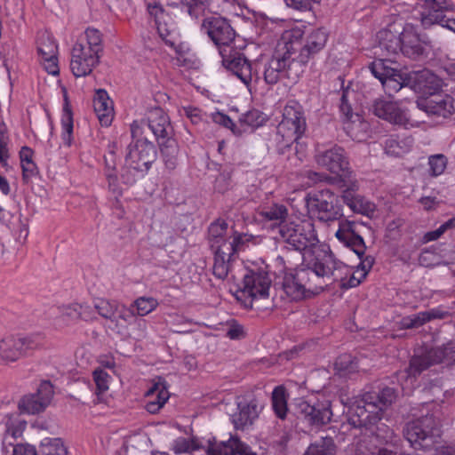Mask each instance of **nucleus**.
<instances>
[{"mask_svg": "<svg viewBox=\"0 0 455 455\" xmlns=\"http://www.w3.org/2000/svg\"><path fill=\"white\" fill-rule=\"evenodd\" d=\"M315 159L319 166L336 174V177L322 172H308L307 176L313 182L324 181L331 184L340 182L342 183L341 187H355V174L349 167L348 158L343 148L335 145L329 149L318 151Z\"/></svg>", "mask_w": 455, "mask_h": 455, "instance_id": "8", "label": "nucleus"}, {"mask_svg": "<svg viewBox=\"0 0 455 455\" xmlns=\"http://www.w3.org/2000/svg\"><path fill=\"white\" fill-rule=\"evenodd\" d=\"M61 140L64 146L70 148L73 144L74 120L73 112L68 96H64V103L60 117Z\"/></svg>", "mask_w": 455, "mask_h": 455, "instance_id": "38", "label": "nucleus"}, {"mask_svg": "<svg viewBox=\"0 0 455 455\" xmlns=\"http://www.w3.org/2000/svg\"><path fill=\"white\" fill-rule=\"evenodd\" d=\"M53 386L48 380L40 383L36 394L25 395L19 403L20 411L37 414L44 411L53 397Z\"/></svg>", "mask_w": 455, "mask_h": 455, "instance_id": "18", "label": "nucleus"}, {"mask_svg": "<svg viewBox=\"0 0 455 455\" xmlns=\"http://www.w3.org/2000/svg\"><path fill=\"white\" fill-rule=\"evenodd\" d=\"M261 215L266 220V228L269 238L274 241L275 248L277 243H282L284 238V206L274 204L264 210Z\"/></svg>", "mask_w": 455, "mask_h": 455, "instance_id": "21", "label": "nucleus"}, {"mask_svg": "<svg viewBox=\"0 0 455 455\" xmlns=\"http://www.w3.org/2000/svg\"><path fill=\"white\" fill-rule=\"evenodd\" d=\"M451 362H455V345L453 344L420 348L411 358L407 372L410 376L416 377L433 365Z\"/></svg>", "mask_w": 455, "mask_h": 455, "instance_id": "11", "label": "nucleus"}, {"mask_svg": "<svg viewBox=\"0 0 455 455\" xmlns=\"http://www.w3.org/2000/svg\"><path fill=\"white\" fill-rule=\"evenodd\" d=\"M364 253L362 255V257H359L361 259V262L358 266L357 272H361V278H365L367 273L369 270L372 267L374 264V259L371 256H366L363 258Z\"/></svg>", "mask_w": 455, "mask_h": 455, "instance_id": "62", "label": "nucleus"}, {"mask_svg": "<svg viewBox=\"0 0 455 455\" xmlns=\"http://www.w3.org/2000/svg\"><path fill=\"white\" fill-rule=\"evenodd\" d=\"M284 76V53L275 52L267 63L264 79L267 84H275Z\"/></svg>", "mask_w": 455, "mask_h": 455, "instance_id": "37", "label": "nucleus"}, {"mask_svg": "<svg viewBox=\"0 0 455 455\" xmlns=\"http://www.w3.org/2000/svg\"><path fill=\"white\" fill-rule=\"evenodd\" d=\"M22 181L28 184L32 180L39 175V168L35 161L21 164Z\"/></svg>", "mask_w": 455, "mask_h": 455, "instance_id": "58", "label": "nucleus"}, {"mask_svg": "<svg viewBox=\"0 0 455 455\" xmlns=\"http://www.w3.org/2000/svg\"><path fill=\"white\" fill-rule=\"evenodd\" d=\"M406 86L416 92L432 94L439 87V80L428 69L407 73Z\"/></svg>", "mask_w": 455, "mask_h": 455, "instance_id": "22", "label": "nucleus"}, {"mask_svg": "<svg viewBox=\"0 0 455 455\" xmlns=\"http://www.w3.org/2000/svg\"><path fill=\"white\" fill-rule=\"evenodd\" d=\"M306 128L302 107L297 102L286 105V130L292 132L293 141H297L304 134Z\"/></svg>", "mask_w": 455, "mask_h": 455, "instance_id": "30", "label": "nucleus"}, {"mask_svg": "<svg viewBox=\"0 0 455 455\" xmlns=\"http://www.w3.org/2000/svg\"><path fill=\"white\" fill-rule=\"evenodd\" d=\"M159 306V302L156 298L141 296L137 298L132 304V311L129 313L130 315L145 316L155 311Z\"/></svg>", "mask_w": 455, "mask_h": 455, "instance_id": "41", "label": "nucleus"}, {"mask_svg": "<svg viewBox=\"0 0 455 455\" xmlns=\"http://www.w3.org/2000/svg\"><path fill=\"white\" fill-rule=\"evenodd\" d=\"M356 224L353 221L342 220L339 222L336 237L346 246L351 248L358 257L365 252V244L363 237L356 233Z\"/></svg>", "mask_w": 455, "mask_h": 455, "instance_id": "24", "label": "nucleus"}, {"mask_svg": "<svg viewBox=\"0 0 455 455\" xmlns=\"http://www.w3.org/2000/svg\"><path fill=\"white\" fill-rule=\"evenodd\" d=\"M418 107L429 115L448 117L453 112L452 99L448 95L430 94V97L417 101Z\"/></svg>", "mask_w": 455, "mask_h": 455, "instance_id": "23", "label": "nucleus"}, {"mask_svg": "<svg viewBox=\"0 0 455 455\" xmlns=\"http://www.w3.org/2000/svg\"><path fill=\"white\" fill-rule=\"evenodd\" d=\"M58 310L61 320L68 323L79 319L91 321L94 318V309L87 304L70 303L59 307Z\"/></svg>", "mask_w": 455, "mask_h": 455, "instance_id": "33", "label": "nucleus"}, {"mask_svg": "<svg viewBox=\"0 0 455 455\" xmlns=\"http://www.w3.org/2000/svg\"><path fill=\"white\" fill-rule=\"evenodd\" d=\"M310 250L297 249L286 245V297L299 301L320 293L326 282H321L320 276L311 264Z\"/></svg>", "mask_w": 455, "mask_h": 455, "instance_id": "2", "label": "nucleus"}, {"mask_svg": "<svg viewBox=\"0 0 455 455\" xmlns=\"http://www.w3.org/2000/svg\"><path fill=\"white\" fill-rule=\"evenodd\" d=\"M183 115L186 116L195 125L209 123V114L196 107H184Z\"/></svg>", "mask_w": 455, "mask_h": 455, "instance_id": "53", "label": "nucleus"}, {"mask_svg": "<svg viewBox=\"0 0 455 455\" xmlns=\"http://www.w3.org/2000/svg\"><path fill=\"white\" fill-rule=\"evenodd\" d=\"M40 346L38 335L7 336L0 341V358L5 362H16Z\"/></svg>", "mask_w": 455, "mask_h": 455, "instance_id": "12", "label": "nucleus"}, {"mask_svg": "<svg viewBox=\"0 0 455 455\" xmlns=\"http://www.w3.org/2000/svg\"><path fill=\"white\" fill-rule=\"evenodd\" d=\"M209 243L214 255L212 274L224 280L229 275L235 279L234 273L237 253L243 250L245 235L237 233L225 220H218L209 227Z\"/></svg>", "mask_w": 455, "mask_h": 455, "instance_id": "3", "label": "nucleus"}, {"mask_svg": "<svg viewBox=\"0 0 455 455\" xmlns=\"http://www.w3.org/2000/svg\"><path fill=\"white\" fill-rule=\"evenodd\" d=\"M210 121H212L213 123L220 124L226 128H230L233 125L232 119L228 115L220 112H213L209 114V122Z\"/></svg>", "mask_w": 455, "mask_h": 455, "instance_id": "60", "label": "nucleus"}, {"mask_svg": "<svg viewBox=\"0 0 455 455\" xmlns=\"http://www.w3.org/2000/svg\"><path fill=\"white\" fill-rule=\"evenodd\" d=\"M132 140L127 148L126 165L144 176L156 159L155 145L147 138H143L144 121H133L131 124Z\"/></svg>", "mask_w": 455, "mask_h": 455, "instance_id": "9", "label": "nucleus"}, {"mask_svg": "<svg viewBox=\"0 0 455 455\" xmlns=\"http://www.w3.org/2000/svg\"><path fill=\"white\" fill-rule=\"evenodd\" d=\"M42 455H68L67 449L60 438H44L41 443Z\"/></svg>", "mask_w": 455, "mask_h": 455, "instance_id": "48", "label": "nucleus"}, {"mask_svg": "<svg viewBox=\"0 0 455 455\" xmlns=\"http://www.w3.org/2000/svg\"><path fill=\"white\" fill-rule=\"evenodd\" d=\"M286 56L294 53L302 48L299 40L304 35L303 25L291 26L286 24Z\"/></svg>", "mask_w": 455, "mask_h": 455, "instance_id": "42", "label": "nucleus"}, {"mask_svg": "<svg viewBox=\"0 0 455 455\" xmlns=\"http://www.w3.org/2000/svg\"><path fill=\"white\" fill-rule=\"evenodd\" d=\"M412 140H399L389 138L385 142V151L392 156H402L411 150Z\"/></svg>", "mask_w": 455, "mask_h": 455, "instance_id": "45", "label": "nucleus"}, {"mask_svg": "<svg viewBox=\"0 0 455 455\" xmlns=\"http://www.w3.org/2000/svg\"><path fill=\"white\" fill-rule=\"evenodd\" d=\"M450 315L448 311L441 308H432L418 314L403 317L398 323L400 329H416L435 319H445Z\"/></svg>", "mask_w": 455, "mask_h": 455, "instance_id": "29", "label": "nucleus"}, {"mask_svg": "<svg viewBox=\"0 0 455 455\" xmlns=\"http://www.w3.org/2000/svg\"><path fill=\"white\" fill-rule=\"evenodd\" d=\"M286 245L310 250L311 264L319 275H333L335 280L344 277L347 267L334 257L327 245L318 243L314 225L305 214L286 212Z\"/></svg>", "mask_w": 455, "mask_h": 455, "instance_id": "1", "label": "nucleus"}, {"mask_svg": "<svg viewBox=\"0 0 455 455\" xmlns=\"http://www.w3.org/2000/svg\"><path fill=\"white\" fill-rule=\"evenodd\" d=\"M202 29L208 35L210 39L220 49H229L235 39V32L229 21L220 16L212 15L203 19Z\"/></svg>", "mask_w": 455, "mask_h": 455, "instance_id": "13", "label": "nucleus"}, {"mask_svg": "<svg viewBox=\"0 0 455 455\" xmlns=\"http://www.w3.org/2000/svg\"><path fill=\"white\" fill-rule=\"evenodd\" d=\"M372 111L378 117L395 124L404 125L408 122L405 111L393 101L377 100L372 106Z\"/></svg>", "mask_w": 455, "mask_h": 455, "instance_id": "27", "label": "nucleus"}, {"mask_svg": "<svg viewBox=\"0 0 455 455\" xmlns=\"http://www.w3.org/2000/svg\"><path fill=\"white\" fill-rule=\"evenodd\" d=\"M208 455H256L251 447L237 436L231 435L227 442L210 443Z\"/></svg>", "mask_w": 455, "mask_h": 455, "instance_id": "26", "label": "nucleus"}, {"mask_svg": "<svg viewBox=\"0 0 455 455\" xmlns=\"http://www.w3.org/2000/svg\"><path fill=\"white\" fill-rule=\"evenodd\" d=\"M92 379L96 386V394H104L109 388L111 376L103 369L96 368L92 371Z\"/></svg>", "mask_w": 455, "mask_h": 455, "instance_id": "51", "label": "nucleus"}, {"mask_svg": "<svg viewBox=\"0 0 455 455\" xmlns=\"http://www.w3.org/2000/svg\"><path fill=\"white\" fill-rule=\"evenodd\" d=\"M94 111L102 126H109L114 118L113 101L106 90L99 89L93 99Z\"/></svg>", "mask_w": 455, "mask_h": 455, "instance_id": "32", "label": "nucleus"}, {"mask_svg": "<svg viewBox=\"0 0 455 455\" xmlns=\"http://www.w3.org/2000/svg\"><path fill=\"white\" fill-rule=\"evenodd\" d=\"M227 336L231 339H239L244 337L243 327L236 323L231 324L228 330Z\"/></svg>", "mask_w": 455, "mask_h": 455, "instance_id": "64", "label": "nucleus"}, {"mask_svg": "<svg viewBox=\"0 0 455 455\" xmlns=\"http://www.w3.org/2000/svg\"><path fill=\"white\" fill-rule=\"evenodd\" d=\"M447 157L443 154L430 156L428 164L431 175L435 177L443 173L447 166Z\"/></svg>", "mask_w": 455, "mask_h": 455, "instance_id": "55", "label": "nucleus"}, {"mask_svg": "<svg viewBox=\"0 0 455 455\" xmlns=\"http://www.w3.org/2000/svg\"><path fill=\"white\" fill-rule=\"evenodd\" d=\"M267 120V116L258 109L249 110L239 118L242 125L248 126L251 129H257L262 126Z\"/></svg>", "mask_w": 455, "mask_h": 455, "instance_id": "46", "label": "nucleus"}, {"mask_svg": "<svg viewBox=\"0 0 455 455\" xmlns=\"http://www.w3.org/2000/svg\"><path fill=\"white\" fill-rule=\"evenodd\" d=\"M336 446L331 436H322L319 440L311 443L305 455H334Z\"/></svg>", "mask_w": 455, "mask_h": 455, "instance_id": "43", "label": "nucleus"}, {"mask_svg": "<svg viewBox=\"0 0 455 455\" xmlns=\"http://www.w3.org/2000/svg\"><path fill=\"white\" fill-rule=\"evenodd\" d=\"M103 52L102 34L94 28H88L80 35L71 49L70 70L76 77L92 74L99 65Z\"/></svg>", "mask_w": 455, "mask_h": 455, "instance_id": "5", "label": "nucleus"}, {"mask_svg": "<svg viewBox=\"0 0 455 455\" xmlns=\"http://www.w3.org/2000/svg\"><path fill=\"white\" fill-rule=\"evenodd\" d=\"M223 66L231 71L247 87L252 79V68L251 61L241 52L233 47L220 49Z\"/></svg>", "mask_w": 455, "mask_h": 455, "instance_id": "16", "label": "nucleus"}, {"mask_svg": "<svg viewBox=\"0 0 455 455\" xmlns=\"http://www.w3.org/2000/svg\"><path fill=\"white\" fill-rule=\"evenodd\" d=\"M115 145L108 150V155L104 156L105 168L104 173L108 180L109 189L117 195H121V188L118 183V178L116 171V154L114 151Z\"/></svg>", "mask_w": 455, "mask_h": 455, "instance_id": "40", "label": "nucleus"}, {"mask_svg": "<svg viewBox=\"0 0 455 455\" xmlns=\"http://www.w3.org/2000/svg\"><path fill=\"white\" fill-rule=\"evenodd\" d=\"M346 189L343 191V202L354 212L363 215H369L375 210L372 203L366 200L364 197L355 195V191L358 188L357 180H355V187L343 186Z\"/></svg>", "mask_w": 455, "mask_h": 455, "instance_id": "34", "label": "nucleus"}, {"mask_svg": "<svg viewBox=\"0 0 455 455\" xmlns=\"http://www.w3.org/2000/svg\"><path fill=\"white\" fill-rule=\"evenodd\" d=\"M430 44L427 36H421L411 25H406L402 31V53L411 59L424 55L426 46Z\"/></svg>", "mask_w": 455, "mask_h": 455, "instance_id": "20", "label": "nucleus"}, {"mask_svg": "<svg viewBox=\"0 0 455 455\" xmlns=\"http://www.w3.org/2000/svg\"><path fill=\"white\" fill-rule=\"evenodd\" d=\"M327 41V35L322 29L314 31L307 38V44L300 49L298 56L301 63L307 62L311 55L323 48Z\"/></svg>", "mask_w": 455, "mask_h": 455, "instance_id": "36", "label": "nucleus"}, {"mask_svg": "<svg viewBox=\"0 0 455 455\" xmlns=\"http://www.w3.org/2000/svg\"><path fill=\"white\" fill-rule=\"evenodd\" d=\"M370 68L372 75L380 82H382L388 76H392V74H395V69L391 67H388L384 60H379L372 62Z\"/></svg>", "mask_w": 455, "mask_h": 455, "instance_id": "56", "label": "nucleus"}, {"mask_svg": "<svg viewBox=\"0 0 455 455\" xmlns=\"http://www.w3.org/2000/svg\"><path fill=\"white\" fill-rule=\"evenodd\" d=\"M140 121H144V128L147 126L152 132L156 141L173 135L170 117L161 108H151Z\"/></svg>", "mask_w": 455, "mask_h": 455, "instance_id": "19", "label": "nucleus"}, {"mask_svg": "<svg viewBox=\"0 0 455 455\" xmlns=\"http://www.w3.org/2000/svg\"><path fill=\"white\" fill-rule=\"evenodd\" d=\"M118 307L116 300H108L105 299H97L94 301V308L100 315L106 319H111Z\"/></svg>", "mask_w": 455, "mask_h": 455, "instance_id": "50", "label": "nucleus"}, {"mask_svg": "<svg viewBox=\"0 0 455 455\" xmlns=\"http://www.w3.org/2000/svg\"><path fill=\"white\" fill-rule=\"evenodd\" d=\"M12 455H37L34 446L29 444H16Z\"/></svg>", "mask_w": 455, "mask_h": 455, "instance_id": "63", "label": "nucleus"}, {"mask_svg": "<svg viewBox=\"0 0 455 455\" xmlns=\"http://www.w3.org/2000/svg\"><path fill=\"white\" fill-rule=\"evenodd\" d=\"M406 83L407 73H402L397 69H395V74L388 76L381 82L386 93L389 96L399 92L403 87H407Z\"/></svg>", "mask_w": 455, "mask_h": 455, "instance_id": "44", "label": "nucleus"}, {"mask_svg": "<svg viewBox=\"0 0 455 455\" xmlns=\"http://www.w3.org/2000/svg\"><path fill=\"white\" fill-rule=\"evenodd\" d=\"M157 143L165 167L171 171L174 170L178 164L179 147L173 135L164 140H157Z\"/></svg>", "mask_w": 455, "mask_h": 455, "instance_id": "39", "label": "nucleus"}, {"mask_svg": "<svg viewBox=\"0 0 455 455\" xmlns=\"http://www.w3.org/2000/svg\"><path fill=\"white\" fill-rule=\"evenodd\" d=\"M36 44L40 63L44 70L50 75H59V48L53 36L47 31L41 33Z\"/></svg>", "mask_w": 455, "mask_h": 455, "instance_id": "17", "label": "nucleus"}, {"mask_svg": "<svg viewBox=\"0 0 455 455\" xmlns=\"http://www.w3.org/2000/svg\"><path fill=\"white\" fill-rule=\"evenodd\" d=\"M347 90H344L340 98L339 110L341 113V118L345 124L355 123L356 120L359 121L360 117L358 115L353 113L350 104L347 102Z\"/></svg>", "mask_w": 455, "mask_h": 455, "instance_id": "54", "label": "nucleus"}, {"mask_svg": "<svg viewBox=\"0 0 455 455\" xmlns=\"http://www.w3.org/2000/svg\"><path fill=\"white\" fill-rule=\"evenodd\" d=\"M149 15L154 19L157 33L164 44L174 51L172 56L173 66L192 68L194 55L189 48L180 42V36L176 22L169 12L157 2L147 4Z\"/></svg>", "mask_w": 455, "mask_h": 455, "instance_id": "4", "label": "nucleus"}, {"mask_svg": "<svg viewBox=\"0 0 455 455\" xmlns=\"http://www.w3.org/2000/svg\"><path fill=\"white\" fill-rule=\"evenodd\" d=\"M241 0H180L191 19L200 20L207 13L221 14L230 12Z\"/></svg>", "mask_w": 455, "mask_h": 455, "instance_id": "14", "label": "nucleus"}, {"mask_svg": "<svg viewBox=\"0 0 455 455\" xmlns=\"http://www.w3.org/2000/svg\"><path fill=\"white\" fill-rule=\"evenodd\" d=\"M344 265L347 267V271H346V274H344V277L342 279L335 280L333 275L320 276V278H322L323 280L326 278L328 280H331V282H340L341 288H345V289L352 288V287H355V286L359 285L360 283L362 282V280L363 279V278H361V275L359 277H357L353 274V275H351V276L349 277L347 282H345L349 275L350 270H349V267L346 264H344Z\"/></svg>", "mask_w": 455, "mask_h": 455, "instance_id": "57", "label": "nucleus"}, {"mask_svg": "<svg viewBox=\"0 0 455 455\" xmlns=\"http://www.w3.org/2000/svg\"><path fill=\"white\" fill-rule=\"evenodd\" d=\"M289 200L291 211L297 212L301 216L310 213L323 222L333 221L342 216L339 198L329 189L308 195L303 191H298L296 196Z\"/></svg>", "mask_w": 455, "mask_h": 455, "instance_id": "6", "label": "nucleus"}, {"mask_svg": "<svg viewBox=\"0 0 455 455\" xmlns=\"http://www.w3.org/2000/svg\"><path fill=\"white\" fill-rule=\"evenodd\" d=\"M425 11L421 13L420 21L424 28L435 22H443V12L454 11L455 5L451 0H425Z\"/></svg>", "mask_w": 455, "mask_h": 455, "instance_id": "25", "label": "nucleus"}, {"mask_svg": "<svg viewBox=\"0 0 455 455\" xmlns=\"http://www.w3.org/2000/svg\"><path fill=\"white\" fill-rule=\"evenodd\" d=\"M300 412L305 419L312 425L323 426L330 422L332 412L328 403L310 405L305 401L299 403Z\"/></svg>", "mask_w": 455, "mask_h": 455, "instance_id": "31", "label": "nucleus"}, {"mask_svg": "<svg viewBox=\"0 0 455 455\" xmlns=\"http://www.w3.org/2000/svg\"><path fill=\"white\" fill-rule=\"evenodd\" d=\"M270 283L271 281L266 271L259 268L256 270L245 268L241 292L252 299H266L268 297Z\"/></svg>", "mask_w": 455, "mask_h": 455, "instance_id": "15", "label": "nucleus"}, {"mask_svg": "<svg viewBox=\"0 0 455 455\" xmlns=\"http://www.w3.org/2000/svg\"><path fill=\"white\" fill-rule=\"evenodd\" d=\"M145 409L150 414H156L164 406L170 397L169 391L163 381L151 385L145 394Z\"/></svg>", "mask_w": 455, "mask_h": 455, "instance_id": "28", "label": "nucleus"}, {"mask_svg": "<svg viewBox=\"0 0 455 455\" xmlns=\"http://www.w3.org/2000/svg\"><path fill=\"white\" fill-rule=\"evenodd\" d=\"M27 426L26 421L20 419H15L12 421L9 419L6 423V433L14 439L21 435Z\"/></svg>", "mask_w": 455, "mask_h": 455, "instance_id": "59", "label": "nucleus"}, {"mask_svg": "<svg viewBox=\"0 0 455 455\" xmlns=\"http://www.w3.org/2000/svg\"><path fill=\"white\" fill-rule=\"evenodd\" d=\"M200 448L201 445L196 438L178 437L172 445V450L176 454L192 453Z\"/></svg>", "mask_w": 455, "mask_h": 455, "instance_id": "47", "label": "nucleus"}, {"mask_svg": "<svg viewBox=\"0 0 455 455\" xmlns=\"http://www.w3.org/2000/svg\"><path fill=\"white\" fill-rule=\"evenodd\" d=\"M439 420L433 415H426L408 422L403 435L416 450H431L441 436Z\"/></svg>", "mask_w": 455, "mask_h": 455, "instance_id": "10", "label": "nucleus"}, {"mask_svg": "<svg viewBox=\"0 0 455 455\" xmlns=\"http://www.w3.org/2000/svg\"><path fill=\"white\" fill-rule=\"evenodd\" d=\"M272 406L275 415L284 419V385H279L273 390Z\"/></svg>", "mask_w": 455, "mask_h": 455, "instance_id": "52", "label": "nucleus"}, {"mask_svg": "<svg viewBox=\"0 0 455 455\" xmlns=\"http://www.w3.org/2000/svg\"><path fill=\"white\" fill-rule=\"evenodd\" d=\"M396 399L395 390L384 387L379 392H367L351 409L348 423L354 427H367L376 424Z\"/></svg>", "mask_w": 455, "mask_h": 455, "instance_id": "7", "label": "nucleus"}, {"mask_svg": "<svg viewBox=\"0 0 455 455\" xmlns=\"http://www.w3.org/2000/svg\"><path fill=\"white\" fill-rule=\"evenodd\" d=\"M335 369L340 375L355 372L358 370L357 361L348 354L339 355L334 363Z\"/></svg>", "mask_w": 455, "mask_h": 455, "instance_id": "49", "label": "nucleus"}, {"mask_svg": "<svg viewBox=\"0 0 455 455\" xmlns=\"http://www.w3.org/2000/svg\"><path fill=\"white\" fill-rule=\"evenodd\" d=\"M231 178L229 174L220 173L215 180L214 188L220 193L226 192L230 186Z\"/></svg>", "mask_w": 455, "mask_h": 455, "instance_id": "61", "label": "nucleus"}, {"mask_svg": "<svg viewBox=\"0 0 455 455\" xmlns=\"http://www.w3.org/2000/svg\"><path fill=\"white\" fill-rule=\"evenodd\" d=\"M377 39L379 42L378 48L381 52L389 55L401 51L402 32L398 34L390 28H384L378 32Z\"/></svg>", "mask_w": 455, "mask_h": 455, "instance_id": "35", "label": "nucleus"}]
</instances>
